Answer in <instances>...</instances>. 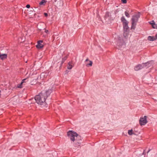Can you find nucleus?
Masks as SVG:
<instances>
[{
    "label": "nucleus",
    "instance_id": "obj_1",
    "mask_svg": "<svg viewBox=\"0 0 157 157\" xmlns=\"http://www.w3.org/2000/svg\"><path fill=\"white\" fill-rule=\"evenodd\" d=\"M52 91L51 90H49L46 92H42L36 95L34 99L38 104L44 106L46 105V99L50 95Z\"/></svg>",
    "mask_w": 157,
    "mask_h": 157
},
{
    "label": "nucleus",
    "instance_id": "obj_2",
    "mask_svg": "<svg viewBox=\"0 0 157 157\" xmlns=\"http://www.w3.org/2000/svg\"><path fill=\"white\" fill-rule=\"evenodd\" d=\"M69 138L71 143L77 145L81 143V137L75 132L69 130Z\"/></svg>",
    "mask_w": 157,
    "mask_h": 157
},
{
    "label": "nucleus",
    "instance_id": "obj_3",
    "mask_svg": "<svg viewBox=\"0 0 157 157\" xmlns=\"http://www.w3.org/2000/svg\"><path fill=\"white\" fill-rule=\"evenodd\" d=\"M140 15L139 14H135L132 17L131 29H135L136 23L138 21V19Z\"/></svg>",
    "mask_w": 157,
    "mask_h": 157
},
{
    "label": "nucleus",
    "instance_id": "obj_4",
    "mask_svg": "<svg viewBox=\"0 0 157 157\" xmlns=\"http://www.w3.org/2000/svg\"><path fill=\"white\" fill-rule=\"evenodd\" d=\"M121 21L123 23V27L124 31L127 30L128 28V22L124 17H122L121 18Z\"/></svg>",
    "mask_w": 157,
    "mask_h": 157
},
{
    "label": "nucleus",
    "instance_id": "obj_5",
    "mask_svg": "<svg viewBox=\"0 0 157 157\" xmlns=\"http://www.w3.org/2000/svg\"><path fill=\"white\" fill-rule=\"evenodd\" d=\"M149 63L148 62L146 63H143L142 64H139L136 66L134 68V69L136 71H138L142 69L143 67H146L147 65Z\"/></svg>",
    "mask_w": 157,
    "mask_h": 157
},
{
    "label": "nucleus",
    "instance_id": "obj_6",
    "mask_svg": "<svg viewBox=\"0 0 157 157\" xmlns=\"http://www.w3.org/2000/svg\"><path fill=\"white\" fill-rule=\"evenodd\" d=\"M147 123V117L144 116V117H141L139 120V123L141 125H145Z\"/></svg>",
    "mask_w": 157,
    "mask_h": 157
},
{
    "label": "nucleus",
    "instance_id": "obj_7",
    "mask_svg": "<svg viewBox=\"0 0 157 157\" xmlns=\"http://www.w3.org/2000/svg\"><path fill=\"white\" fill-rule=\"evenodd\" d=\"M48 75V74L46 73H42L40 75V78L43 79L44 78H46Z\"/></svg>",
    "mask_w": 157,
    "mask_h": 157
},
{
    "label": "nucleus",
    "instance_id": "obj_8",
    "mask_svg": "<svg viewBox=\"0 0 157 157\" xmlns=\"http://www.w3.org/2000/svg\"><path fill=\"white\" fill-rule=\"evenodd\" d=\"M7 57V55L6 54H3L0 55V58L1 59L3 60L6 58Z\"/></svg>",
    "mask_w": 157,
    "mask_h": 157
},
{
    "label": "nucleus",
    "instance_id": "obj_9",
    "mask_svg": "<svg viewBox=\"0 0 157 157\" xmlns=\"http://www.w3.org/2000/svg\"><path fill=\"white\" fill-rule=\"evenodd\" d=\"M147 39L150 41H154L156 40L155 36H149L148 37Z\"/></svg>",
    "mask_w": 157,
    "mask_h": 157
},
{
    "label": "nucleus",
    "instance_id": "obj_10",
    "mask_svg": "<svg viewBox=\"0 0 157 157\" xmlns=\"http://www.w3.org/2000/svg\"><path fill=\"white\" fill-rule=\"evenodd\" d=\"M75 63L72 61L69 62V69H71L74 66Z\"/></svg>",
    "mask_w": 157,
    "mask_h": 157
},
{
    "label": "nucleus",
    "instance_id": "obj_11",
    "mask_svg": "<svg viewBox=\"0 0 157 157\" xmlns=\"http://www.w3.org/2000/svg\"><path fill=\"white\" fill-rule=\"evenodd\" d=\"M26 78L22 80V82H21V84L17 86V87L19 88H21L22 87L21 86L25 82V81L26 80Z\"/></svg>",
    "mask_w": 157,
    "mask_h": 157
},
{
    "label": "nucleus",
    "instance_id": "obj_12",
    "mask_svg": "<svg viewBox=\"0 0 157 157\" xmlns=\"http://www.w3.org/2000/svg\"><path fill=\"white\" fill-rule=\"evenodd\" d=\"M128 32L127 30L124 31V36L125 38L128 37Z\"/></svg>",
    "mask_w": 157,
    "mask_h": 157
},
{
    "label": "nucleus",
    "instance_id": "obj_13",
    "mask_svg": "<svg viewBox=\"0 0 157 157\" xmlns=\"http://www.w3.org/2000/svg\"><path fill=\"white\" fill-rule=\"evenodd\" d=\"M36 47L37 48H43V45L40 43H38L36 45Z\"/></svg>",
    "mask_w": 157,
    "mask_h": 157
},
{
    "label": "nucleus",
    "instance_id": "obj_14",
    "mask_svg": "<svg viewBox=\"0 0 157 157\" xmlns=\"http://www.w3.org/2000/svg\"><path fill=\"white\" fill-rule=\"evenodd\" d=\"M151 24L152 27L153 28L157 29V26L156 24H155V23H151Z\"/></svg>",
    "mask_w": 157,
    "mask_h": 157
},
{
    "label": "nucleus",
    "instance_id": "obj_15",
    "mask_svg": "<svg viewBox=\"0 0 157 157\" xmlns=\"http://www.w3.org/2000/svg\"><path fill=\"white\" fill-rule=\"evenodd\" d=\"M128 134L130 135L134 134V133L132 132V129L128 130Z\"/></svg>",
    "mask_w": 157,
    "mask_h": 157
},
{
    "label": "nucleus",
    "instance_id": "obj_16",
    "mask_svg": "<svg viewBox=\"0 0 157 157\" xmlns=\"http://www.w3.org/2000/svg\"><path fill=\"white\" fill-rule=\"evenodd\" d=\"M89 62H90V63L89 64H87L86 65V66H88V65H89L90 66H92V64L93 63L91 61H89Z\"/></svg>",
    "mask_w": 157,
    "mask_h": 157
},
{
    "label": "nucleus",
    "instance_id": "obj_17",
    "mask_svg": "<svg viewBox=\"0 0 157 157\" xmlns=\"http://www.w3.org/2000/svg\"><path fill=\"white\" fill-rule=\"evenodd\" d=\"M125 16L126 17H130L129 14L126 11L125 12Z\"/></svg>",
    "mask_w": 157,
    "mask_h": 157
},
{
    "label": "nucleus",
    "instance_id": "obj_18",
    "mask_svg": "<svg viewBox=\"0 0 157 157\" xmlns=\"http://www.w3.org/2000/svg\"><path fill=\"white\" fill-rule=\"evenodd\" d=\"M45 2L44 0H42V1L39 3L40 5L43 4Z\"/></svg>",
    "mask_w": 157,
    "mask_h": 157
},
{
    "label": "nucleus",
    "instance_id": "obj_19",
    "mask_svg": "<svg viewBox=\"0 0 157 157\" xmlns=\"http://www.w3.org/2000/svg\"><path fill=\"white\" fill-rule=\"evenodd\" d=\"M122 2L124 4H125L127 3V1L126 0H121Z\"/></svg>",
    "mask_w": 157,
    "mask_h": 157
},
{
    "label": "nucleus",
    "instance_id": "obj_20",
    "mask_svg": "<svg viewBox=\"0 0 157 157\" xmlns=\"http://www.w3.org/2000/svg\"><path fill=\"white\" fill-rule=\"evenodd\" d=\"M109 15H110V13L109 12H107L105 16L106 17H109Z\"/></svg>",
    "mask_w": 157,
    "mask_h": 157
},
{
    "label": "nucleus",
    "instance_id": "obj_21",
    "mask_svg": "<svg viewBox=\"0 0 157 157\" xmlns=\"http://www.w3.org/2000/svg\"><path fill=\"white\" fill-rule=\"evenodd\" d=\"M120 40H119V41L117 43V44L118 45V46H121L122 45V44H121L120 43Z\"/></svg>",
    "mask_w": 157,
    "mask_h": 157
},
{
    "label": "nucleus",
    "instance_id": "obj_22",
    "mask_svg": "<svg viewBox=\"0 0 157 157\" xmlns=\"http://www.w3.org/2000/svg\"><path fill=\"white\" fill-rule=\"evenodd\" d=\"M26 7L28 8H29L30 7V6L28 4L26 5Z\"/></svg>",
    "mask_w": 157,
    "mask_h": 157
},
{
    "label": "nucleus",
    "instance_id": "obj_23",
    "mask_svg": "<svg viewBox=\"0 0 157 157\" xmlns=\"http://www.w3.org/2000/svg\"><path fill=\"white\" fill-rule=\"evenodd\" d=\"M42 42H43V41L42 40H39V41H38L37 43H41Z\"/></svg>",
    "mask_w": 157,
    "mask_h": 157
},
{
    "label": "nucleus",
    "instance_id": "obj_24",
    "mask_svg": "<svg viewBox=\"0 0 157 157\" xmlns=\"http://www.w3.org/2000/svg\"><path fill=\"white\" fill-rule=\"evenodd\" d=\"M44 15L45 17H47L48 16V14L46 13H44Z\"/></svg>",
    "mask_w": 157,
    "mask_h": 157
},
{
    "label": "nucleus",
    "instance_id": "obj_25",
    "mask_svg": "<svg viewBox=\"0 0 157 157\" xmlns=\"http://www.w3.org/2000/svg\"><path fill=\"white\" fill-rule=\"evenodd\" d=\"M48 30L45 29V32L46 33H47L48 32Z\"/></svg>",
    "mask_w": 157,
    "mask_h": 157
},
{
    "label": "nucleus",
    "instance_id": "obj_26",
    "mask_svg": "<svg viewBox=\"0 0 157 157\" xmlns=\"http://www.w3.org/2000/svg\"><path fill=\"white\" fill-rule=\"evenodd\" d=\"M155 37L156 40L157 39V34L155 36Z\"/></svg>",
    "mask_w": 157,
    "mask_h": 157
},
{
    "label": "nucleus",
    "instance_id": "obj_27",
    "mask_svg": "<svg viewBox=\"0 0 157 157\" xmlns=\"http://www.w3.org/2000/svg\"><path fill=\"white\" fill-rule=\"evenodd\" d=\"M66 59V58L65 57L63 59V60H65Z\"/></svg>",
    "mask_w": 157,
    "mask_h": 157
},
{
    "label": "nucleus",
    "instance_id": "obj_28",
    "mask_svg": "<svg viewBox=\"0 0 157 157\" xmlns=\"http://www.w3.org/2000/svg\"><path fill=\"white\" fill-rule=\"evenodd\" d=\"M89 60H88V59H87L86 60V61H88Z\"/></svg>",
    "mask_w": 157,
    "mask_h": 157
},
{
    "label": "nucleus",
    "instance_id": "obj_29",
    "mask_svg": "<svg viewBox=\"0 0 157 157\" xmlns=\"http://www.w3.org/2000/svg\"><path fill=\"white\" fill-rule=\"evenodd\" d=\"M67 135L68 136H69V132H67Z\"/></svg>",
    "mask_w": 157,
    "mask_h": 157
},
{
    "label": "nucleus",
    "instance_id": "obj_30",
    "mask_svg": "<svg viewBox=\"0 0 157 157\" xmlns=\"http://www.w3.org/2000/svg\"><path fill=\"white\" fill-rule=\"evenodd\" d=\"M67 72H68V70H66V73H67Z\"/></svg>",
    "mask_w": 157,
    "mask_h": 157
},
{
    "label": "nucleus",
    "instance_id": "obj_31",
    "mask_svg": "<svg viewBox=\"0 0 157 157\" xmlns=\"http://www.w3.org/2000/svg\"><path fill=\"white\" fill-rule=\"evenodd\" d=\"M37 78H36V79H35V81L36 80Z\"/></svg>",
    "mask_w": 157,
    "mask_h": 157
},
{
    "label": "nucleus",
    "instance_id": "obj_32",
    "mask_svg": "<svg viewBox=\"0 0 157 157\" xmlns=\"http://www.w3.org/2000/svg\"><path fill=\"white\" fill-rule=\"evenodd\" d=\"M1 90H0V95H1Z\"/></svg>",
    "mask_w": 157,
    "mask_h": 157
},
{
    "label": "nucleus",
    "instance_id": "obj_33",
    "mask_svg": "<svg viewBox=\"0 0 157 157\" xmlns=\"http://www.w3.org/2000/svg\"><path fill=\"white\" fill-rule=\"evenodd\" d=\"M31 75V74L30 73L29 75Z\"/></svg>",
    "mask_w": 157,
    "mask_h": 157
},
{
    "label": "nucleus",
    "instance_id": "obj_34",
    "mask_svg": "<svg viewBox=\"0 0 157 157\" xmlns=\"http://www.w3.org/2000/svg\"><path fill=\"white\" fill-rule=\"evenodd\" d=\"M31 100H33V99H32Z\"/></svg>",
    "mask_w": 157,
    "mask_h": 157
}]
</instances>
